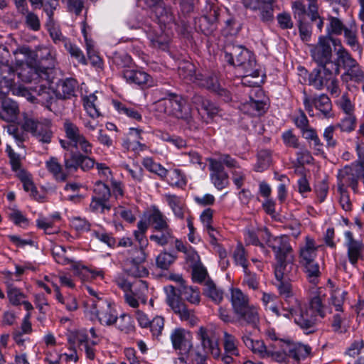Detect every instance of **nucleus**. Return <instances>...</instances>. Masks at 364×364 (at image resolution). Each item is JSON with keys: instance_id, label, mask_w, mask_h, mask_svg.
I'll return each instance as SVG.
<instances>
[{"instance_id": "obj_52", "label": "nucleus", "mask_w": 364, "mask_h": 364, "mask_svg": "<svg viewBox=\"0 0 364 364\" xmlns=\"http://www.w3.org/2000/svg\"><path fill=\"white\" fill-rule=\"evenodd\" d=\"M64 129L66 137L72 145L75 144L84 135L76 124L68 120L64 122Z\"/></svg>"}, {"instance_id": "obj_43", "label": "nucleus", "mask_w": 364, "mask_h": 364, "mask_svg": "<svg viewBox=\"0 0 364 364\" xmlns=\"http://www.w3.org/2000/svg\"><path fill=\"white\" fill-rule=\"evenodd\" d=\"M102 115L100 112L86 113V115L81 118L82 123L85 129L90 132L97 129L101 127L100 119Z\"/></svg>"}, {"instance_id": "obj_57", "label": "nucleus", "mask_w": 364, "mask_h": 364, "mask_svg": "<svg viewBox=\"0 0 364 364\" xmlns=\"http://www.w3.org/2000/svg\"><path fill=\"white\" fill-rule=\"evenodd\" d=\"M82 288L84 290H86L89 294V298L85 301V311H87L89 309H91V304H97L99 301H105V299L102 297V294L101 292L97 291L94 288L89 285H83Z\"/></svg>"}, {"instance_id": "obj_2", "label": "nucleus", "mask_w": 364, "mask_h": 364, "mask_svg": "<svg viewBox=\"0 0 364 364\" xmlns=\"http://www.w3.org/2000/svg\"><path fill=\"white\" fill-rule=\"evenodd\" d=\"M145 2L148 6L154 7L153 12L157 21L151 24L147 22H132L133 19L129 18L127 25L132 29L141 28L154 47L165 50L171 35V29L173 22L172 12L160 0H145Z\"/></svg>"}, {"instance_id": "obj_27", "label": "nucleus", "mask_w": 364, "mask_h": 364, "mask_svg": "<svg viewBox=\"0 0 364 364\" xmlns=\"http://www.w3.org/2000/svg\"><path fill=\"white\" fill-rule=\"evenodd\" d=\"M0 98L1 99L0 117L6 122H14L19 112L18 105L10 98L6 97Z\"/></svg>"}, {"instance_id": "obj_46", "label": "nucleus", "mask_w": 364, "mask_h": 364, "mask_svg": "<svg viewBox=\"0 0 364 364\" xmlns=\"http://www.w3.org/2000/svg\"><path fill=\"white\" fill-rule=\"evenodd\" d=\"M142 164L149 171L156 174L160 178L165 179L167 177L168 171L161 164L155 162L151 158H144Z\"/></svg>"}, {"instance_id": "obj_64", "label": "nucleus", "mask_w": 364, "mask_h": 364, "mask_svg": "<svg viewBox=\"0 0 364 364\" xmlns=\"http://www.w3.org/2000/svg\"><path fill=\"white\" fill-rule=\"evenodd\" d=\"M345 294L346 291L341 289H336L331 292V304L335 306L336 311H342Z\"/></svg>"}, {"instance_id": "obj_55", "label": "nucleus", "mask_w": 364, "mask_h": 364, "mask_svg": "<svg viewBox=\"0 0 364 364\" xmlns=\"http://www.w3.org/2000/svg\"><path fill=\"white\" fill-rule=\"evenodd\" d=\"M36 225L38 228L43 230L46 234H55L58 232V228L53 223L48 217H40L36 220Z\"/></svg>"}, {"instance_id": "obj_54", "label": "nucleus", "mask_w": 364, "mask_h": 364, "mask_svg": "<svg viewBox=\"0 0 364 364\" xmlns=\"http://www.w3.org/2000/svg\"><path fill=\"white\" fill-rule=\"evenodd\" d=\"M272 162L271 152L269 150H261L257 155V162L255 170L258 172L263 171L267 168Z\"/></svg>"}, {"instance_id": "obj_11", "label": "nucleus", "mask_w": 364, "mask_h": 364, "mask_svg": "<svg viewBox=\"0 0 364 364\" xmlns=\"http://www.w3.org/2000/svg\"><path fill=\"white\" fill-rule=\"evenodd\" d=\"M22 128L30 132L38 142L49 144L53 136L51 129V122L48 119L38 121L33 119H26L22 124Z\"/></svg>"}, {"instance_id": "obj_21", "label": "nucleus", "mask_w": 364, "mask_h": 364, "mask_svg": "<svg viewBox=\"0 0 364 364\" xmlns=\"http://www.w3.org/2000/svg\"><path fill=\"white\" fill-rule=\"evenodd\" d=\"M344 237L348 260L353 266H355L358 259L362 258V254L364 252V245L362 242L355 240L350 231H346Z\"/></svg>"}, {"instance_id": "obj_14", "label": "nucleus", "mask_w": 364, "mask_h": 364, "mask_svg": "<svg viewBox=\"0 0 364 364\" xmlns=\"http://www.w3.org/2000/svg\"><path fill=\"white\" fill-rule=\"evenodd\" d=\"M164 289L168 293L166 303L173 312L179 316L182 321H186L191 326H195L198 321L197 317L195 316L193 311L188 309L185 304L176 298L174 287L168 286L164 287Z\"/></svg>"}, {"instance_id": "obj_50", "label": "nucleus", "mask_w": 364, "mask_h": 364, "mask_svg": "<svg viewBox=\"0 0 364 364\" xmlns=\"http://www.w3.org/2000/svg\"><path fill=\"white\" fill-rule=\"evenodd\" d=\"M46 27L55 43L63 42L65 46H67V41L62 35L59 26L55 23L53 16H48Z\"/></svg>"}, {"instance_id": "obj_61", "label": "nucleus", "mask_w": 364, "mask_h": 364, "mask_svg": "<svg viewBox=\"0 0 364 364\" xmlns=\"http://www.w3.org/2000/svg\"><path fill=\"white\" fill-rule=\"evenodd\" d=\"M233 259L236 265L241 266L243 271H246L248 267V262L244 247L241 245H238L233 252Z\"/></svg>"}, {"instance_id": "obj_48", "label": "nucleus", "mask_w": 364, "mask_h": 364, "mask_svg": "<svg viewBox=\"0 0 364 364\" xmlns=\"http://www.w3.org/2000/svg\"><path fill=\"white\" fill-rule=\"evenodd\" d=\"M180 294L188 302L193 304H198L200 303V291L198 289L187 285H183L178 287Z\"/></svg>"}, {"instance_id": "obj_22", "label": "nucleus", "mask_w": 364, "mask_h": 364, "mask_svg": "<svg viewBox=\"0 0 364 364\" xmlns=\"http://www.w3.org/2000/svg\"><path fill=\"white\" fill-rule=\"evenodd\" d=\"M267 242L274 251L276 259H287V255L292 252V247L287 235L270 236Z\"/></svg>"}, {"instance_id": "obj_32", "label": "nucleus", "mask_w": 364, "mask_h": 364, "mask_svg": "<svg viewBox=\"0 0 364 364\" xmlns=\"http://www.w3.org/2000/svg\"><path fill=\"white\" fill-rule=\"evenodd\" d=\"M164 199L169 208L171 209L174 216L178 219H183L185 217V204L183 199L176 195L165 194Z\"/></svg>"}, {"instance_id": "obj_16", "label": "nucleus", "mask_w": 364, "mask_h": 364, "mask_svg": "<svg viewBox=\"0 0 364 364\" xmlns=\"http://www.w3.org/2000/svg\"><path fill=\"white\" fill-rule=\"evenodd\" d=\"M249 94L250 100L241 103L240 109L244 113L252 116H259L262 114L267 109L266 103L260 99L262 95V90L259 87L247 88L245 90Z\"/></svg>"}, {"instance_id": "obj_15", "label": "nucleus", "mask_w": 364, "mask_h": 364, "mask_svg": "<svg viewBox=\"0 0 364 364\" xmlns=\"http://www.w3.org/2000/svg\"><path fill=\"white\" fill-rule=\"evenodd\" d=\"M362 171L363 162L361 161L353 163L339 170L337 175L338 188H347L348 186H350L355 191Z\"/></svg>"}, {"instance_id": "obj_13", "label": "nucleus", "mask_w": 364, "mask_h": 364, "mask_svg": "<svg viewBox=\"0 0 364 364\" xmlns=\"http://www.w3.org/2000/svg\"><path fill=\"white\" fill-rule=\"evenodd\" d=\"M91 315V318H97L105 326H111L117 320V314L113 305L107 300L99 301L91 304V309L86 311Z\"/></svg>"}, {"instance_id": "obj_63", "label": "nucleus", "mask_w": 364, "mask_h": 364, "mask_svg": "<svg viewBox=\"0 0 364 364\" xmlns=\"http://www.w3.org/2000/svg\"><path fill=\"white\" fill-rule=\"evenodd\" d=\"M93 197L109 201L110 190L109 187L102 181H97L94 187Z\"/></svg>"}, {"instance_id": "obj_60", "label": "nucleus", "mask_w": 364, "mask_h": 364, "mask_svg": "<svg viewBox=\"0 0 364 364\" xmlns=\"http://www.w3.org/2000/svg\"><path fill=\"white\" fill-rule=\"evenodd\" d=\"M7 296L13 306L21 305L26 298V295L20 289L11 287L8 288Z\"/></svg>"}, {"instance_id": "obj_53", "label": "nucleus", "mask_w": 364, "mask_h": 364, "mask_svg": "<svg viewBox=\"0 0 364 364\" xmlns=\"http://www.w3.org/2000/svg\"><path fill=\"white\" fill-rule=\"evenodd\" d=\"M179 75L191 82L196 80L197 74L196 73L195 65L188 61L181 63L178 66Z\"/></svg>"}, {"instance_id": "obj_7", "label": "nucleus", "mask_w": 364, "mask_h": 364, "mask_svg": "<svg viewBox=\"0 0 364 364\" xmlns=\"http://www.w3.org/2000/svg\"><path fill=\"white\" fill-rule=\"evenodd\" d=\"M311 351V348L299 343L280 340L277 346H269L267 358L272 361L287 364L291 359L299 361L305 358Z\"/></svg>"}, {"instance_id": "obj_35", "label": "nucleus", "mask_w": 364, "mask_h": 364, "mask_svg": "<svg viewBox=\"0 0 364 364\" xmlns=\"http://www.w3.org/2000/svg\"><path fill=\"white\" fill-rule=\"evenodd\" d=\"M72 267L75 271V273L83 280L88 279L90 278L95 279L97 277H104V272L100 269H90L76 262L72 264Z\"/></svg>"}, {"instance_id": "obj_17", "label": "nucleus", "mask_w": 364, "mask_h": 364, "mask_svg": "<svg viewBox=\"0 0 364 364\" xmlns=\"http://www.w3.org/2000/svg\"><path fill=\"white\" fill-rule=\"evenodd\" d=\"M198 335L205 352L212 355L214 359H219L220 348L214 329L202 326L199 328Z\"/></svg>"}, {"instance_id": "obj_6", "label": "nucleus", "mask_w": 364, "mask_h": 364, "mask_svg": "<svg viewBox=\"0 0 364 364\" xmlns=\"http://www.w3.org/2000/svg\"><path fill=\"white\" fill-rule=\"evenodd\" d=\"M225 59L230 65L237 67L245 75L242 84L246 85L249 81L248 76L259 77V71L256 68V61L253 54L240 46H228L225 50Z\"/></svg>"}, {"instance_id": "obj_39", "label": "nucleus", "mask_w": 364, "mask_h": 364, "mask_svg": "<svg viewBox=\"0 0 364 364\" xmlns=\"http://www.w3.org/2000/svg\"><path fill=\"white\" fill-rule=\"evenodd\" d=\"M149 228V223L146 220H140L137 223V229L134 231V235L136 240L138 242L139 247L134 248V250H140L145 252L146 248L149 245L147 238L146 237V232Z\"/></svg>"}, {"instance_id": "obj_40", "label": "nucleus", "mask_w": 364, "mask_h": 364, "mask_svg": "<svg viewBox=\"0 0 364 364\" xmlns=\"http://www.w3.org/2000/svg\"><path fill=\"white\" fill-rule=\"evenodd\" d=\"M149 220L156 231L170 228L167 218L156 207H152Z\"/></svg>"}, {"instance_id": "obj_59", "label": "nucleus", "mask_w": 364, "mask_h": 364, "mask_svg": "<svg viewBox=\"0 0 364 364\" xmlns=\"http://www.w3.org/2000/svg\"><path fill=\"white\" fill-rule=\"evenodd\" d=\"M111 205L109 201L104 200L101 198L92 197V200L90 204V210L93 213H105V210H109Z\"/></svg>"}, {"instance_id": "obj_19", "label": "nucleus", "mask_w": 364, "mask_h": 364, "mask_svg": "<svg viewBox=\"0 0 364 364\" xmlns=\"http://www.w3.org/2000/svg\"><path fill=\"white\" fill-rule=\"evenodd\" d=\"M173 348L182 355H188L193 347L191 333L183 328L173 329L170 335Z\"/></svg>"}, {"instance_id": "obj_37", "label": "nucleus", "mask_w": 364, "mask_h": 364, "mask_svg": "<svg viewBox=\"0 0 364 364\" xmlns=\"http://www.w3.org/2000/svg\"><path fill=\"white\" fill-rule=\"evenodd\" d=\"M46 168L53 177L58 181H65L67 173L63 171L62 166L55 157H50L45 163Z\"/></svg>"}, {"instance_id": "obj_42", "label": "nucleus", "mask_w": 364, "mask_h": 364, "mask_svg": "<svg viewBox=\"0 0 364 364\" xmlns=\"http://www.w3.org/2000/svg\"><path fill=\"white\" fill-rule=\"evenodd\" d=\"M300 264L304 267V271L309 282L316 284L321 276L318 263L316 260H314Z\"/></svg>"}, {"instance_id": "obj_51", "label": "nucleus", "mask_w": 364, "mask_h": 364, "mask_svg": "<svg viewBox=\"0 0 364 364\" xmlns=\"http://www.w3.org/2000/svg\"><path fill=\"white\" fill-rule=\"evenodd\" d=\"M167 177V182L171 186L183 188L187 183L186 176L178 168L168 171Z\"/></svg>"}, {"instance_id": "obj_5", "label": "nucleus", "mask_w": 364, "mask_h": 364, "mask_svg": "<svg viewBox=\"0 0 364 364\" xmlns=\"http://www.w3.org/2000/svg\"><path fill=\"white\" fill-rule=\"evenodd\" d=\"M156 107L159 111L183 120L189 129H198V124L192 117L191 107L182 96L170 93L167 97L159 100Z\"/></svg>"}, {"instance_id": "obj_1", "label": "nucleus", "mask_w": 364, "mask_h": 364, "mask_svg": "<svg viewBox=\"0 0 364 364\" xmlns=\"http://www.w3.org/2000/svg\"><path fill=\"white\" fill-rule=\"evenodd\" d=\"M262 301L266 311L279 318L283 316L287 319L293 318L294 322L307 333L314 331L318 317L325 316L324 309L319 296H314L309 306L300 300L294 299V305L285 309L279 301L277 296L271 293H263Z\"/></svg>"}, {"instance_id": "obj_23", "label": "nucleus", "mask_w": 364, "mask_h": 364, "mask_svg": "<svg viewBox=\"0 0 364 364\" xmlns=\"http://www.w3.org/2000/svg\"><path fill=\"white\" fill-rule=\"evenodd\" d=\"M123 78L127 83L151 87L154 85L152 77L145 71L139 69L126 68L122 70Z\"/></svg>"}, {"instance_id": "obj_31", "label": "nucleus", "mask_w": 364, "mask_h": 364, "mask_svg": "<svg viewBox=\"0 0 364 364\" xmlns=\"http://www.w3.org/2000/svg\"><path fill=\"white\" fill-rule=\"evenodd\" d=\"M241 324H250L255 326L259 320L257 308L253 305H248L240 313H235Z\"/></svg>"}, {"instance_id": "obj_33", "label": "nucleus", "mask_w": 364, "mask_h": 364, "mask_svg": "<svg viewBox=\"0 0 364 364\" xmlns=\"http://www.w3.org/2000/svg\"><path fill=\"white\" fill-rule=\"evenodd\" d=\"M230 301L235 314L250 305L248 296L238 288L230 289Z\"/></svg>"}, {"instance_id": "obj_25", "label": "nucleus", "mask_w": 364, "mask_h": 364, "mask_svg": "<svg viewBox=\"0 0 364 364\" xmlns=\"http://www.w3.org/2000/svg\"><path fill=\"white\" fill-rule=\"evenodd\" d=\"M317 257V246L314 240L310 236H306L305 242L299 247V263L316 260Z\"/></svg>"}, {"instance_id": "obj_36", "label": "nucleus", "mask_w": 364, "mask_h": 364, "mask_svg": "<svg viewBox=\"0 0 364 364\" xmlns=\"http://www.w3.org/2000/svg\"><path fill=\"white\" fill-rule=\"evenodd\" d=\"M192 101L199 112L203 110L210 117H213L218 112V107L201 95H194Z\"/></svg>"}, {"instance_id": "obj_49", "label": "nucleus", "mask_w": 364, "mask_h": 364, "mask_svg": "<svg viewBox=\"0 0 364 364\" xmlns=\"http://www.w3.org/2000/svg\"><path fill=\"white\" fill-rule=\"evenodd\" d=\"M315 107L319 110L324 117H331V103L330 99L326 95H321L315 97L313 100Z\"/></svg>"}, {"instance_id": "obj_8", "label": "nucleus", "mask_w": 364, "mask_h": 364, "mask_svg": "<svg viewBox=\"0 0 364 364\" xmlns=\"http://www.w3.org/2000/svg\"><path fill=\"white\" fill-rule=\"evenodd\" d=\"M210 170V180L218 190H222L228 185V174L224 166L228 168H238L237 161L228 154H220L216 158L208 159Z\"/></svg>"}, {"instance_id": "obj_10", "label": "nucleus", "mask_w": 364, "mask_h": 364, "mask_svg": "<svg viewBox=\"0 0 364 364\" xmlns=\"http://www.w3.org/2000/svg\"><path fill=\"white\" fill-rule=\"evenodd\" d=\"M339 48L336 51L338 55V68L340 65L346 70L341 75L343 81L354 80L360 82L364 79V71L362 70L358 62L352 58L350 53L341 45L338 41Z\"/></svg>"}, {"instance_id": "obj_38", "label": "nucleus", "mask_w": 364, "mask_h": 364, "mask_svg": "<svg viewBox=\"0 0 364 364\" xmlns=\"http://www.w3.org/2000/svg\"><path fill=\"white\" fill-rule=\"evenodd\" d=\"M52 287L54 289L56 300L64 305L68 311H72L77 309V300L74 296L68 294L66 296H63L60 292V287L56 283L52 282Z\"/></svg>"}, {"instance_id": "obj_12", "label": "nucleus", "mask_w": 364, "mask_h": 364, "mask_svg": "<svg viewBox=\"0 0 364 364\" xmlns=\"http://www.w3.org/2000/svg\"><path fill=\"white\" fill-rule=\"evenodd\" d=\"M147 255L140 250H130L128 256L123 262V268L126 273L133 277H143L148 274V270L144 266Z\"/></svg>"}, {"instance_id": "obj_41", "label": "nucleus", "mask_w": 364, "mask_h": 364, "mask_svg": "<svg viewBox=\"0 0 364 364\" xmlns=\"http://www.w3.org/2000/svg\"><path fill=\"white\" fill-rule=\"evenodd\" d=\"M223 345L224 352L229 355L240 356L239 341L233 335L225 331L223 333Z\"/></svg>"}, {"instance_id": "obj_30", "label": "nucleus", "mask_w": 364, "mask_h": 364, "mask_svg": "<svg viewBox=\"0 0 364 364\" xmlns=\"http://www.w3.org/2000/svg\"><path fill=\"white\" fill-rule=\"evenodd\" d=\"M17 176L22 182L23 189L26 192L30 193V196L38 201L43 200L44 197L38 193L30 173L24 170H20L19 172L17 173Z\"/></svg>"}, {"instance_id": "obj_24", "label": "nucleus", "mask_w": 364, "mask_h": 364, "mask_svg": "<svg viewBox=\"0 0 364 364\" xmlns=\"http://www.w3.org/2000/svg\"><path fill=\"white\" fill-rule=\"evenodd\" d=\"M331 75H338V73L333 72L331 69H326V66H321L319 69H314L309 74V85L317 90H321L326 85H328Z\"/></svg>"}, {"instance_id": "obj_58", "label": "nucleus", "mask_w": 364, "mask_h": 364, "mask_svg": "<svg viewBox=\"0 0 364 364\" xmlns=\"http://www.w3.org/2000/svg\"><path fill=\"white\" fill-rule=\"evenodd\" d=\"M172 238L173 233L171 228L161 230V231H158V233L150 236V240L151 241H154L161 246L166 245Z\"/></svg>"}, {"instance_id": "obj_4", "label": "nucleus", "mask_w": 364, "mask_h": 364, "mask_svg": "<svg viewBox=\"0 0 364 364\" xmlns=\"http://www.w3.org/2000/svg\"><path fill=\"white\" fill-rule=\"evenodd\" d=\"M15 76L14 68L5 65L0 76V97L11 91L13 95L23 97L32 103L47 105L50 102L52 92L46 85H39L31 89L21 85L16 87Z\"/></svg>"}, {"instance_id": "obj_45", "label": "nucleus", "mask_w": 364, "mask_h": 364, "mask_svg": "<svg viewBox=\"0 0 364 364\" xmlns=\"http://www.w3.org/2000/svg\"><path fill=\"white\" fill-rule=\"evenodd\" d=\"M218 19V13L215 9L210 11L209 14H205L203 16L199 19L200 23V29L205 34H208L211 32L214 28V23Z\"/></svg>"}, {"instance_id": "obj_26", "label": "nucleus", "mask_w": 364, "mask_h": 364, "mask_svg": "<svg viewBox=\"0 0 364 364\" xmlns=\"http://www.w3.org/2000/svg\"><path fill=\"white\" fill-rule=\"evenodd\" d=\"M357 33L358 29L354 21H350L343 28L344 38L346 44L349 46L353 51L357 52L359 55H361L363 48L358 42Z\"/></svg>"}, {"instance_id": "obj_20", "label": "nucleus", "mask_w": 364, "mask_h": 364, "mask_svg": "<svg viewBox=\"0 0 364 364\" xmlns=\"http://www.w3.org/2000/svg\"><path fill=\"white\" fill-rule=\"evenodd\" d=\"M244 6L252 10H259L261 20L270 22L274 18L272 4L274 0H242Z\"/></svg>"}, {"instance_id": "obj_29", "label": "nucleus", "mask_w": 364, "mask_h": 364, "mask_svg": "<svg viewBox=\"0 0 364 364\" xmlns=\"http://www.w3.org/2000/svg\"><path fill=\"white\" fill-rule=\"evenodd\" d=\"M276 260L277 264L274 267V274L277 279L278 281L292 279L294 273L296 271V267L292 263L287 262L286 259Z\"/></svg>"}, {"instance_id": "obj_47", "label": "nucleus", "mask_w": 364, "mask_h": 364, "mask_svg": "<svg viewBox=\"0 0 364 364\" xmlns=\"http://www.w3.org/2000/svg\"><path fill=\"white\" fill-rule=\"evenodd\" d=\"M86 29L87 26L85 22H82L81 30L85 38L87 55L93 64L99 65L101 60L95 49L94 42L92 41V39L87 38Z\"/></svg>"}, {"instance_id": "obj_44", "label": "nucleus", "mask_w": 364, "mask_h": 364, "mask_svg": "<svg viewBox=\"0 0 364 364\" xmlns=\"http://www.w3.org/2000/svg\"><path fill=\"white\" fill-rule=\"evenodd\" d=\"M204 294L210 299L215 304H220L223 299V291L218 287L212 281L205 284Z\"/></svg>"}, {"instance_id": "obj_9", "label": "nucleus", "mask_w": 364, "mask_h": 364, "mask_svg": "<svg viewBox=\"0 0 364 364\" xmlns=\"http://www.w3.org/2000/svg\"><path fill=\"white\" fill-rule=\"evenodd\" d=\"M331 43L335 46L337 45L336 40L328 36H321L317 45L311 50V56L318 65L326 66V69L339 73L338 58L336 61L331 60Z\"/></svg>"}, {"instance_id": "obj_18", "label": "nucleus", "mask_w": 364, "mask_h": 364, "mask_svg": "<svg viewBox=\"0 0 364 364\" xmlns=\"http://www.w3.org/2000/svg\"><path fill=\"white\" fill-rule=\"evenodd\" d=\"M198 335L205 352L212 355L214 359H219L220 348L214 329L202 326L199 328Z\"/></svg>"}, {"instance_id": "obj_28", "label": "nucleus", "mask_w": 364, "mask_h": 364, "mask_svg": "<svg viewBox=\"0 0 364 364\" xmlns=\"http://www.w3.org/2000/svg\"><path fill=\"white\" fill-rule=\"evenodd\" d=\"M242 340L247 348L259 358L267 359L269 346L267 347L262 340H254L250 335L244 334Z\"/></svg>"}, {"instance_id": "obj_34", "label": "nucleus", "mask_w": 364, "mask_h": 364, "mask_svg": "<svg viewBox=\"0 0 364 364\" xmlns=\"http://www.w3.org/2000/svg\"><path fill=\"white\" fill-rule=\"evenodd\" d=\"M193 83L212 92L219 91V82L216 75L213 73H198Z\"/></svg>"}, {"instance_id": "obj_56", "label": "nucleus", "mask_w": 364, "mask_h": 364, "mask_svg": "<svg viewBox=\"0 0 364 364\" xmlns=\"http://www.w3.org/2000/svg\"><path fill=\"white\" fill-rule=\"evenodd\" d=\"M114 106L120 114H124L136 121L141 120V113L134 108L127 107L125 105L118 102H114Z\"/></svg>"}, {"instance_id": "obj_3", "label": "nucleus", "mask_w": 364, "mask_h": 364, "mask_svg": "<svg viewBox=\"0 0 364 364\" xmlns=\"http://www.w3.org/2000/svg\"><path fill=\"white\" fill-rule=\"evenodd\" d=\"M40 54H36L41 58V65H35V56L33 53L28 47H21L14 51L16 60V70L18 78L23 82H31L39 77H47L50 70L56 65L55 51L48 47H43L39 50Z\"/></svg>"}, {"instance_id": "obj_62", "label": "nucleus", "mask_w": 364, "mask_h": 364, "mask_svg": "<svg viewBox=\"0 0 364 364\" xmlns=\"http://www.w3.org/2000/svg\"><path fill=\"white\" fill-rule=\"evenodd\" d=\"M355 120L353 114H346L336 127L340 128L341 132H351L355 129Z\"/></svg>"}]
</instances>
